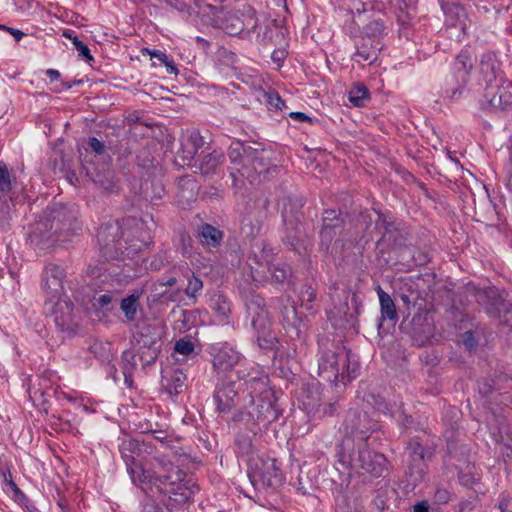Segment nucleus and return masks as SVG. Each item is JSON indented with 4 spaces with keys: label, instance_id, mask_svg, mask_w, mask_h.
I'll return each mask as SVG.
<instances>
[{
    "label": "nucleus",
    "instance_id": "f257e3e1",
    "mask_svg": "<svg viewBox=\"0 0 512 512\" xmlns=\"http://www.w3.org/2000/svg\"><path fill=\"white\" fill-rule=\"evenodd\" d=\"M228 157L233 165L230 176L234 187H240L244 179L252 184L258 177L263 175L266 179L280 170L279 166L271 163V152L259 142L233 140L228 148Z\"/></svg>",
    "mask_w": 512,
    "mask_h": 512
},
{
    "label": "nucleus",
    "instance_id": "f03ea898",
    "mask_svg": "<svg viewBox=\"0 0 512 512\" xmlns=\"http://www.w3.org/2000/svg\"><path fill=\"white\" fill-rule=\"evenodd\" d=\"M359 370L355 355L345 346L332 343L331 347H320L318 376L327 383H349L359 375Z\"/></svg>",
    "mask_w": 512,
    "mask_h": 512
},
{
    "label": "nucleus",
    "instance_id": "7ed1b4c3",
    "mask_svg": "<svg viewBox=\"0 0 512 512\" xmlns=\"http://www.w3.org/2000/svg\"><path fill=\"white\" fill-rule=\"evenodd\" d=\"M339 462L355 470H363L373 478H379L387 469L384 454L370 449L365 443L355 444L354 439L346 437L338 452Z\"/></svg>",
    "mask_w": 512,
    "mask_h": 512
},
{
    "label": "nucleus",
    "instance_id": "20e7f679",
    "mask_svg": "<svg viewBox=\"0 0 512 512\" xmlns=\"http://www.w3.org/2000/svg\"><path fill=\"white\" fill-rule=\"evenodd\" d=\"M247 319L261 349L273 350L278 344V337L273 328V321L265 299L254 291L244 296Z\"/></svg>",
    "mask_w": 512,
    "mask_h": 512
},
{
    "label": "nucleus",
    "instance_id": "39448f33",
    "mask_svg": "<svg viewBox=\"0 0 512 512\" xmlns=\"http://www.w3.org/2000/svg\"><path fill=\"white\" fill-rule=\"evenodd\" d=\"M281 411L276 406L273 393L257 396L245 410L233 414L232 421L240 428L256 436L263 428L278 419Z\"/></svg>",
    "mask_w": 512,
    "mask_h": 512
},
{
    "label": "nucleus",
    "instance_id": "423d86ee",
    "mask_svg": "<svg viewBox=\"0 0 512 512\" xmlns=\"http://www.w3.org/2000/svg\"><path fill=\"white\" fill-rule=\"evenodd\" d=\"M437 444L426 432L411 437L405 447V473L413 485L425 480L428 464L435 457Z\"/></svg>",
    "mask_w": 512,
    "mask_h": 512
},
{
    "label": "nucleus",
    "instance_id": "0eeeda50",
    "mask_svg": "<svg viewBox=\"0 0 512 512\" xmlns=\"http://www.w3.org/2000/svg\"><path fill=\"white\" fill-rule=\"evenodd\" d=\"M377 218L374 222L375 231L380 235L376 242L378 257L385 258L391 252L400 251L407 246L410 238L409 227L390 212L375 210Z\"/></svg>",
    "mask_w": 512,
    "mask_h": 512
},
{
    "label": "nucleus",
    "instance_id": "6e6552de",
    "mask_svg": "<svg viewBox=\"0 0 512 512\" xmlns=\"http://www.w3.org/2000/svg\"><path fill=\"white\" fill-rule=\"evenodd\" d=\"M78 215L77 206L55 203L48 208L46 223H39L34 232L39 231L40 236L44 237L40 225L45 227L49 225L47 238L56 237L57 240H60L62 236L67 238L76 235L82 230V223L79 221Z\"/></svg>",
    "mask_w": 512,
    "mask_h": 512
},
{
    "label": "nucleus",
    "instance_id": "1a4fd4ad",
    "mask_svg": "<svg viewBox=\"0 0 512 512\" xmlns=\"http://www.w3.org/2000/svg\"><path fill=\"white\" fill-rule=\"evenodd\" d=\"M163 330L159 325L142 322L132 335V347L139 354L143 369L153 365L162 347Z\"/></svg>",
    "mask_w": 512,
    "mask_h": 512
},
{
    "label": "nucleus",
    "instance_id": "9d476101",
    "mask_svg": "<svg viewBox=\"0 0 512 512\" xmlns=\"http://www.w3.org/2000/svg\"><path fill=\"white\" fill-rule=\"evenodd\" d=\"M352 14L355 24H364L363 39L383 42L384 36L387 35L388 17L381 10L375 11L373 4L358 1L354 3Z\"/></svg>",
    "mask_w": 512,
    "mask_h": 512
},
{
    "label": "nucleus",
    "instance_id": "9b49d317",
    "mask_svg": "<svg viewBox=\"0 0 512 512\" xmlns=\"http://www.w3.org/2000/svg\"><path fill=\"white\" fill-rule=\"evenodd\" d=\"M475 62L476 57L469 47L462 49L457 54L452 66L453 80L445 85L444 93L446 97L455 99L461 95L469 81Z\"/></svg>",
    "mask_w": 512,
    "mask_h": 512
},
{
    "label": "nucleus",
    "instance_id": "f8f14e48",
    "mask_svg": "<svg viewBox=\"0 0 512 512\" xmlns=\"http://www.w3.org/2000/svg\"><path fill=\"white\" fill-rule=\"evenodd\" d=\"M100 252L106 260L119 258L125 248L123 231L118 220L109 219L97 231Z\"/></svg>",
    "mask_w": 512,
    "mask_h": 512
},
{
    "label": "nucleus",
    "instance_id": "ddd939ff",
    "mask_svg": "<svg viewBox=\"0 0 512 512\" xmlns=\"http://www.w3.org/2000/svg\"><path fill=\"white\" fill-rule=\"evenodd\" d=\"M249 477L252 483L261 482L266 487L276 488L283 483L284 477L275 458L257 457L250 463Z\"/></svg>",
    "mask_w": 512,
    "mask_h": 512
},
{
    "label": "nucleus",
    "instance_id": "4468645a",
    "mask_svg": "<svg viewBox=\"0 0 512 512\" xmlns=\"http://www.w3.org/2000/svg\"><path fill=\"white\" fill-rule=\"evenodd\" d=\"M55 325L65 337H73L80 329V316L75 312L73 302L69 298L59 299L52 310Z\"/></svg>",
    "mask_w": 512,
    "mask_h": 512
},
{
    "label": "nucleus",
    "instance_id": "2eb2a0df",
    "mask_svg": "<svg viewBox=\"0 0 512 512\" xmlns=\"http://www.w3.org/2000/svg\"><path fill=\"white\" fill-rule=\"evenodd\" d=\"M214 25L231 36H237L244 32L250 34L257 27L254 15H239L237 12L217 13L213 19Z\"/></svg>",
    "mask_w": 512,
    "mask_h": 512
},
{
    "label": "nucleus",
    "instance_id": "dca6fc26",
    "mask_svg": "<svg viewBox=\"0 0 512 512\" xmlns=\"http://www.w3.org/2000/svg\"><path fill=\"white\" fill-rule=\"evenodd\" d=\"M475 297L490 318L500 319L512 310V304L494 286L477 289Z\"/></svg>",
    "mask_w": 512,
    "mask_h": 512
},
{
    "label": "nucleus",
    "instance_id": "f3484780",
    "mask_svg": "<svg viewBox=\"0 0 512 512\" xmlns=\"http://www.w3.org/2000/svg\"><path fill=\"white\" fill-rule=\"evenodd\" d=\"M345 220L341 211L325 210L322 216V225L319 232L320 247L328 250L335 237L342 231Z\"/></svg>",
    "mask_w": 512,
    "mask_h": 512
},
{
    "label": "nucleus",
    "instance_id": "a211bd4d",
    "mask_svg": "<svg viewBox=\"0 0 512 512\" xmlns=\"http://www.w3.org/2000/svg\"><path fill=\"white\" fill-rule=\"evenodd\" d=\"M346 424L351 434L360 440L359 443L367 441L370 434L378 430L377 422L373 421L366 412H350Z\"/></svg>",
    "mask_w": 512,
    "mask_h": 512
},
{
    "label": "nucleus",
    "instance_id": "6ab92c4d",
    "mask_svg": "<svg viewBox=\"0 0 512 512\" xmlns=\"http://www.w3.org/2000/svg\"><path fill=\"white\" fill-rule=\"evenodd\" d=\"M66 277L64 269L57 264H48L42 273L41 287L51 297L63 292V281Z\"/></svg>",
    "mask_w": 512,
    "mask_h": 512
},
{
    "label": "nucleus",
    "instance_id": "aec40b11",
    "mask_svg": "<svg viewBox=\"0 0 512 512\" xmlns=\"http://www.w3.org/2000/svg\"><path fill=\"white\" fill-rule=\"evenodd\" d=\"M234 381H221L217 384L213 399L216 404V410L219 413L230 412L236 405L235 397L238 394Z\"/></svg>",
    "mask_w": 512,
    "mask_h": 512
},
{
    "label": "nucleus",
    "instance_id": "412c9836",
    "mask_svg": "<svg viewBox=\"0 0 512 512\" xmlns=\"http://www.w3.org/2000/svg\"><path fill=\"white\" fill-rule=\"evenodd\" d=\"M284 235L283 242L291 250L301 253L305 249V234L302 229L301 220L283 221Z\"/></svg>",
    "mask_w": 512,
    "mask_h": 512
},
{
    "label": "nucleus",
    "instance_id": "4be33fe9",
    "mask_svg": "<svg viewBox=\"0 0 512 512\" xmlns=\"http://www.w3.org/2000/svg\"><path fill=\"white\" fill-rule=\"evenodd\" d=\"M278 205L282 206V221L301 220V210L304 205L302 197L292 193H283L278 199Z\"/></svg>",
    "mask_w": 512,
    "mask_h": 512
},
{
    "label": "nucleus",
    "instance_id": "5701e85b",
    "mask_svg": "<svg viewBox=\"0 0 512 512\" xmlns=\"http://www.w3.org/2000/svg\"><path fill=\"white\" fill-rule=\"evenodd\" d=\"M143 446L144 443L141 444L138 440L131 437H125L121 440L119 451L126 464L128 473L133 474L132 468L135 464L139 463L137 458L141 455Z\"/></svg>",
    "mask_w": 512,
    "mask_h": 512
},
{
    "label": "nucleus",
    "instance_id": "b1692460",
    "mask_svg": "<svg viewBox=\"0 0 512 512\" xmlns=\"http://www.w3.org/2000/svg\"><path fill=\"white\" fill-rule=\"evenodd\" d=\"M384 47V43L380 40L372 41L361 38L360 44L357 45L356 52L354 54V60L356 62H367L372 64L377 60L381 50Z\"/></svg>",
    "mask_w": 512,
    "mask_h": 512
},
{
    "label": "nucleus",
    "instance_id": "393cba45",
    "mask_svg": "<svg viewBox=\"0 0 512 512\" xmlns=\"http://www.w3.org/2000/svg\"><path fill=\"white\" fill-rule=\"evenodd\" d=\"M240 360V354L230 346H222L213 356V367L217 371L231 370Z\"/></svg>",
    "mask_w": 512,
    "mask_h": 512
},
{
    "label": "nucleus",
    "instance_id": "a878e982",
    "mask_svg": "<svg viewBox=\"0 0 512 512\" xmlns=\"http://www.w3.org/2000/svg\"><path fill=\"white\" fill-rule=\"evenodd\" d=\"M204 145V138L197 130L188 132L181 140L180 156L183 160L190 161Z\"/></svg>",
    "mask_w": 512,
    "mask_h": 512
},
{
    "label": "nucleus",
    "instance_id": "bb28decb",
    "mask_svg": "<svg viewBox=\"0 0 512 512\" xmlns=\"http://www.w3.org/2000/svg\"><path fill=\"white\" fill-rule=\"evenodd\" d=\"M197 237L201 245L209 250L220 246L223 232L210 224H202L198 228Z\"/></svg>",
    "mask_w": 512,
    "mask_h": 512
},
{
    "label": "nucleus",
    "instance_id": "cd10ccee",
    "mask_svg": "<svg viewBox=\"0 0 512 512\" xmlns=\"http://www.w3.org/2000/svg\"><path fill=\"white\" fill-rule=\"evenodd\" d=\"M239 429V432L236 435L235 438V445H236V452L238 456L245 457L249 461V463H252L255 458H253L255 454V445H254V435L252 436L248 433H246L245 429Z\"/></svg>",
    "mask_w": 512,
    "mask_h": 512
},
{
    "label": "nucleus",
    "instance_id": "c85d7f7f",
    "mask_svg": "<svg viewBox=\"0 0 512 512\" xmlns=\"http://www.w3.org/2000/svg\"><path fill=\"white\" fill-rule=\"evenodd\" d=\"M185 477V473L180 468L173 467L172 470L166 472L165 474L156 475L154 477V484H161L166 486H170L171 489H166L167 493L175 494L176 489H182V486L185 484H181Z\"/></svg>",
    "mask_w": 512,
    "mask_h": 512
},
{
    "label": "nucleus",
    "instance_id": "c756f323",
    "mask_svg": "<svg viewBox=\"0 0 512 512\" xmlns=\"http://www.w3.org/2000/svg\"><path fill=\"white\" fill-rule=\"evenodd\" d=\"M186 374L180 369H173L169 375L163 376V386L170 395L181 394L186 387Z\"/></svg>",
    "mask_w": 512,
    "mask_h": 512
},
{
    "label": "nucleus",
    "instance_id": "7c9ffc66",
    "mask_svg": "<svg viewBox=\"0 0 512 512\" xmlns=\"http://www.w3.org/2000/svg\"><path fill=\"white\" fill-rule=\"evenodd\" d=\"M280 303L281 322L285 329L292 328L297 330L301 324V319L298 316L297 310L289 299H278Z\"/></svg>",
    "mask_w": 512,
    "mask_h": 512
},
{
    "label": "nucleus",
    "instance_id": "2f4dec72",
    "mask_svg": "<svg viewBox=\"0 0 512 512\" xmlns=\"http://www.w3.org/2000/svg\"><path fill=\"white\" fill-rule=\"evenodd\" d=\"M224 161V154L214 150L202 158L199 164V170L203 177H209L216 174L217 169Z\"/></svg>",
    "mask_w": 512,
    "mask_h": 512
},
{
    "label": "nucleus",
    "instance_id": "473e14b6",
    "mask_svg": "<svg viewBox=\"0 0 512 512\" xmlns=\"http://www.w3.org/2000/svg\"><path fill=\"white\" fill-rule=\"evenodd\" d=\"M479 70L487 85L496 80V54L494 52L487 51L481 55Z\"/></svg>",
    "mask_w": 512,
    "mask_h": 512
},
{
    "label": "nucleus",
    "instance_id": "72a5a7b5",
    "mask_svg": "<svg viewBox=\"0 0 512 512\" xmlns=\"http://www.w3.org/2000/svg\"><path fill=\"white\" fill-rule=\"evenodd\" d=\"M120 309L128 322H134L138 318V313L141 312V305L139 302V294L133 293L120 300Z\"/></svg>",
    "mask_w": 512,
    "mask_h": 512
},
{
    "label": "nucleus",
    "instance_id": "f704fd0d",
    "mask_svg": "<svg viewBox=\"0 0 512 512\" xmlns=\"http://www.w3.org/2000/svg\"><path fill=\"white\" fill-rule=\"evenodd\" d=\"M441 8L445 15V23L448 26L455 27L465 16L462 5L456 2H442Z\"/></svg>",
    "mask_w": 512,
    "mask_h": 512
},
{
    "label": "nucleus",
    "instance_id": "c9c22d12",
    "mask_svg": "<svg viewBox=\"0 0 512 512\" xmlns=\"http://www.w3.org/2000/svg\"><path fill=\"white\" fill-rule=\"evenodd\" d=\"M165 457H167L168 463L171 467L179 468L184 466L188 462V454H186L181 447L177 446L173 442L168 443L164 447Z\"/></svg>",
    "mask_w": 512,
    "mask_h": 512
},
{
    "label": "nucleus",
    "instance_id": "e433bc0d",
    "mask_svg": "<svg viewBox=\"0 0 512 512\" xmlns=\"http://www.w3.org/2000/svg\"><path fill=\"white\" fill-rule=\"evenodd\" d=\"M377 294L380 301L381 315L383 319L388 320H396L397 319V311L394 301L391 296L386 293L381 286H377Z\"/></svg>",
    "mask_w": 512,
    "mask_h": 512
},
{
    "label": "nucleus",
    "instance_id": "4c0bfd02",
    "mask_svg": "<svg viewBox=\"0 0 512 512\" xmlns=\"http://www.w3.org/2000/svg\"><path fill=\"white\" fill-rule=\"evenodd\" d=\"M137 356L139 354L132 347L131 350H126L122 354V370L125 378V383L131 386L132 375L137 367Z\"/></svg>",
    "mask_w": 512,
    "mask_h": 512
},
{
    "label": "nucleus",
    "instance_id": "58836bf2",
    "mask_svg": "<svg viewBox=\"0 0 512 512\" xmlns=\"http://www.w3.org/2000/svg\"><path fill=\"white\" fill-rule=\"evenodd\" d=\"M246 385L251 396V400L256 399L257 396H265L266 393H272L268 389L267 376L251 377L246 381Z\"/></svg>",
    "mask_w": 512,
    "mask_h": 512
},
{
    "label": "nucleus",
    "instance_id": "ea45409f",
    "mask_svg": "<svg viewBox=\"0 0 512 512\" xmlns=\"http://www.w3.org/2000/svg\"><path fill=\"white\" fill-rule=\"evenodd\" d=\"M262 221L249 213L241 220V233L247 238H255L261 230Z\"/></svg>",
    "mask_w": 512,
    "mask_h": 512
},
{
    "label": "nucleus",
    "instance_id": "a19ab883",
    "mask_svg": "<svg viewBox=\"0 0 512 512\" xmlns=\"http://www.w3.org/2000/svg\"><path fill=\"white\" fill-rule=\"evenodd\" d=\"M349 101L355 107H364L370 99V92L364 85H357L349 91Z\"/></svg>",
    "mask_w": 512,
    "mask_h": 512
},
{
    "label": "nucleus",
    "instance_id": "79ce46f5",
    "mask_svg": "<svg viewBox=\"0 0 512 512\" xmlns=\"http://www.w3.org/2000/svg\"><path fill=\"white\" fill-rule=\"evenodd\" d=\"M186 278L187 286L184 292L189 299H192L193 302H195L198 293H200L203 289V281L190 270H188Z\"/></svg>",
    "mask_w": 512,
    "mask_h": 512
},
{
    "label": "nucleus",
    "instance_id": "37998d69",
    "mask_svg": "<svg viewBox=\"0 0 512 512\" xmlns=\"http://www.w3.org/2000/svg\"><path fill=\"white\" fill-rule=\"evenodd\" d=\"M13 203L6 194L0 195V229L7 230L10 226L11 207Z\"/></svg>",
    "mask_w": 512,
    "mask_h": 512
},
{
    "label": "nucleus",
    "instance_id": "c03bdc74",
    "mask_svg": "<svg viewBox=\"0 0 512 512\" xmlns=\"http://www.w3.org/2000/svg\"><path fill=\"white\" fill-rule=\"evenodd\" d=\"M211 307L223 319H227L231 313L230 302L223 295H215Z\"/></svg>",
    "mask_w": 512,
    "mask_h": 512
},
{
    "label": "nucleus",
    "instance_id": "a18cd8bd",
    "mask_svg": "<svg viewBox=\"0 0 512 512\" xmlns=\"http://www.w3.org/2000/svg\"><path fill=\"white\" fill-rule=\"evenodd\" d=\"M272 279L280 284L288 282L292 276V269L288 264L282 263L271 268Z\"/></svg>",
    "mask_w": 512,
    "mask_h": 512
},
{
    "label": "nucleus",
    "instance_id": "49530a36",
    "mask_svg": "<svg viewBox=\"0 0 512 512\" xmlns=\"http://www.w3.org/2000/svg\"><path fill=\"white\" fill-rule=\"evenodd\" d=\"M164 185L160 181H150L145 183V195L149 197L151 201L160 200L165 195Z\"/></svg>",
    "mask_w": 512,
    "mask_h": 512
},
{
    "label": "nucleus",
    "instance_id": "de8ad7c7",
    "mask_svg": "<svg viewBox=\"0 0 512 512\" xmlns=\"http://www.w3.org/2000/svg\"><path fill=\"white\" fill-rule=\"evenodd\" d=\"M133 474L129 473L134 483H154L155 474L143 469L140 463H137L132 468Z\"/></svg>",
    "mask_w": 512,
    "mask_h": 512
},
{
    "label": "nucleus",
    "instance_id": "09e8293b",
    "mask_svg": "<svg viewBox=\"0 0 512 512\" xmlns=\"http://www.w3.org/2000/svg\"><path fill=\"white\" fill-rule=\"evenodd\" d=\"M63 36L72 40V43L75 49L78 51L79 56L83 58L85 61L90 62L93 61V56L90 53V49L88 46L81 40L78 39L77 36H72L70 32L65 31Z\"/></svg>",
    "mask_w": 512,
    "mask_h": 512
},
{
    "label": "nucleus",
    "instance_id": "8fccbe9b",
    "mask_svg": "<svg viewBox=\"0 0 512 512\" xmlns=\"http://www.w3.org/2000/svg\"><path fill=\"white\" fill-rule=\"evenodd\" d=\"M490 102L493 106H498L502 110L512 109V94L505 89L499 90V92L492 97Z\"/></svg>",
    "mask_w": 512,
    "mask_h": 512
},
{
    "label": "nucleus",
    "instance_id": "3c124183",
    "mask_svg": "<svg viewBox=\"0 0 512 512\" xmlns=\"http://www.w3.org/2000/svg\"><path fill=\"white\" fill-rule=\"evenodd\" d=\"M12 188L11 174L7 165L0 161V195L6 194Z\"/></svg>",
    "mask_w": 512,
    "mask_h": 512
},
{
    "label": "nucleus",
    "instance_id": "603ef678",
    "mask_svg": "<svg viewBox=\"0 0 512 512\" xmlns=\"http://www.w3.org/2000/svg\"><path fill=\"white\" fill-rule=\"evenodd\" d=\"M194 343L186 338H181L178 341H176L174 346V353L181 354L184 356H190V355H196L194 353Z\"/></svg>",
    "mask_w": 512,
    "mask_h": 512
},
{
    "label": "nucleus",
    "instance_id": "864d4df0",
    "mask_svg": "<svg viewBox=\"0 0 512 512\" xmlns=\"http://www.w3.org/2000/svg\"><path fill=\"white\" fill-rule=\"evenodd\" d=\"M316 299V291L312 286L304 285L300 292V300L303 305H305L306 309H310L312 302Z\"/></svg>",
    "mask_w": 512,
    "mask_h": 512
},
{
    "label": "nucleus",
    "instance_id": "5fc2aeb1",
    "mask_svg": "<svg viewBox=\"0 0 512 512\" xmlns=\"http://www.w3.org/2000/svg\"><path fill=\"white\" fill-rule=\"evenodd\" d=\"M264 96L269 109L282 110L285 107V102L278 93L269 92Z\"/></svg>",
    "mask_w": 512,
    "mask_h": 512
},
{
    "label": "nucleus",
    "instance_id": "6e6d98bb",
    "mask_svg": "<svg viewBox=\"0 0 512 512\" xmlns=\"http://www.w3.org/2000/svg\"><path fill=\"white\" fill-rule=\"evenodd\" d=\"M142 512H173L164 503L157 502L153 499H148L143 506Z\"/></svg>",
    "mask_w": 512,
    "mask_h": 512
},
{
    "label": "nucleus",
    "instance_id": "4d7b16f0",
    "mask_svg": "<svg viewBox=\"0 0 512 512\" xmlns=\"http://www.w3.org/2000/svg\"><path fill=\"white\" fill-rule=\"evenodd\" d=\"M93 181L106 191H112L114 188L113 174L110 171L103 176L97 175Z\"/></svg>",
    "mask_w": 512,
    "mask_h": 512
},
{
    "label": "nucleus",
    "instance_id": "13d9d810",
    "mask_svg": "<svg viewBox=\"0 0 512 512\" xmlns=\"http://www.w3.org/2000/svg\"><path fill=\"white\" fill-rule=\"evenodd\" d=\"M411 334H412L413 341L418 346H423L429 340V334H430L429 327H427V329H426V327H423L419 330H417L416 327H413Z\"/></svg>",
    "mask_w": 512,
    "mask_h": 512
},
{
    "label": "nucleus",
    "instance_id": "bf43d9fd",
    "mask_svg": "<svg viewBox=\"0 0 512 512\" xmlns=\"http://www.w3.org/2000/svg\"><path fill=\"white\" fill-rule=\"evenodd\" d=\"M115 297H116V295L109 293V292L101 294L98 297L94 298V306H97L99 308H106L112 302L116 301Z\"/></svg>",
    "mask_w": 512,
    "mask_h": 512
},
{
    "label": "nucleus",
    "instance_id": "052dcab7",
    "mask_svg": "<svg viewBox=\"0 0 512 512\" xmlns=\"http://www.w3.org/2000/svg\"><path fill=\"white\" fill-rule=\"evenodd\" d=\"M199 0H169V3L179 11H188L193 6H198Z\"/></svg>",
    "mask_w": 512,
    "mask_h": 512
},
{
    "label": "nucleus",
    "instance_id": "680f3d73",
    "mask_svg": "<svg viewBox=\"0 0 512 512\" xmlns=\"http://www.w3.org/2000/svg\"><path fill=\"white\" fill-rule=\"evenodd\" d=\"M478 391L484 397L490 395L494 391V382L489 379H483L479 381Z\"/></svg>",
    "mask_w": 512,
    "mask_h": 512
},
{
    "label": "nucleus",
    "instance_id": "e2e57ef3",
    "mask_svg": "<svg viewBox=\"0 0 512 512\" xmlns=\"http://www.w3.org/2000/svg\"><path fill=\"white\" fill-rule=\"evenodd\" d=\"M146 433H150L155 440L159 441L161 443V447L163 449L168 443L173 442L172 439L168 438L166 431L150 430V431H147Z\"/></svg>",
    "mask_w": 512,
    "mask_h": 512
},
{
    "label": "nucleus",
    "instance_id": "0e129e2a",
    "mask_svg": "<svg viewBox=\"0 0 512 512\" xmlns=\"http://www.w3.org/2000/svg\"><path fill=\"white\" fill-rule=\"evenodd\" d=\"M434 499L439 504H446L451 500V494L447 489L439 487L434 493Z\"/></svg>",
    "mask_w": 512,
    "mask_h": 512
},
{
    "label": "nucleus",
    "instance_id": "69168bd1",
    "mask_svg": "<svg viewBox=\"0 0 512 512\" xmlns=\"http://www.w3.org/2000/svg\"><path fill=\"white\" fill-rule=\"evenodd\" d=\"M88 146L94 151L96 154H103L105 151V145L102 141L97 139L96 137H90L87 142Z\"/></svg>",
    "mask_w": 512,
    "mask_h": 512
},
{
    "label": "nucleus",
    "instance_id": "338daca9",
    "mask_svg": "<svg viewBox=\"0 0 512 512\" xmlns=\"http://www.w3.org/2000/svg\"><path fill=\"white\" fill-rule=\"evenodd\" d=\"M463 344L464 346L469 350V351H472L476 348L477 346V341L474 337V333L469 330V331H466L464 334H463Z\"/></svg>",
    "mask_w": 512,
    "mask_h": 512
},
{
    "label": "nucleus",
    "instance_id": "774afa93",
    "mask_svg": "<svg viewBox=\"0 0 512 512\" xmlns=\"http://www.w3.org/2000/svg\"><path fill=\"white\" fill-rule=\"evenodd\" d=\"M458 478L460 484L465 487H472L477 482V479L471 472H461L459 473Z\"/></svg>",
    "mask_w": 512,
    "mask_h": 512
}]
</instances>
